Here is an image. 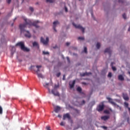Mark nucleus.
I'll return each instance as SVG.
<instances>
[{"label":"nucleus","instance_id":"obj_45","mask_svg":"<svg viewBox=\"0 0 130 130\" xmlns=\"http://www.w3.org/2000/svg\"><path fill=\"white\" fill-rule=\"evenodd\" d=\"M57 117L59 118H61V115L59 114L58 115Z\"/></svg>","mask_w":130,"mask_h":130},{"label":"nucleus","instance_id":"obj_38","mask_svg":"<svg viewBox=\"0 0 130 130\" xmlns=\"http://www.w3.org/2000/svg\"><path fill=\"white\" fill-rule=\"evenodd\" d=\"M46 128H47V130H51V129H50V127L49 126H47V127H46Z\"/></svg>","mask_w":130,"mask_h":130},{"label":"nucleus","instance_id":"obj_41","mask_svg":"<svg viewBox=\"0 0 130 130\" xmlns=\"http://www.w3.org/2000/svg\"><path fill=\"white\" fill-rule=\"evenodd\" d=\"M67 60H68V62H69V63H70V58H69V57H67Z\"/></svg>","mask_w":130,"mask_h":130},{"label":"nucleus","instance_id":"obj_44","mask_svg":"<svg viewBox=\"0 0 130 130\" xmlns=\"http://www.w3.org/2000/svg\"><path fill=\"white\" fill-rule=\"evenodd\" d=\"M119 3H123V1L122 0H119Z\"/></svg>","mask_w":130,"mask_h":130},{"label":"nucleus","instance_id":"obj_57","mask_svg":"<svg viewBox=\"0 0 130 130\" xmlns=\"http://www.w3.org/2000/svg\"><path fill=\"white\" fill-rule=\"evenodd\" d=\"M54 49H55V47H54Z\"/></svg>","mask_w":130,"mask_h":130},{"label":"nucleus","instance_id":"obj_12","mask_svg":"<svg viewBox=\"0 0 130 130\" xmlns=\"http://www.w3.org/2000/svg\"><path fill=\"white\" fill-rule=\"evenodd\" d=\"M107 99L108 100V101H109V102L112 105H114V106H116V104L113 102V101L112 100L111 98H107Z\"/></svg>","mask_w":130,"mask_h":130},{"label":"nucleus","instance_id":"obj_2","mask_svg":"<svg viewBox=\"0 0 130 130\" xmlns=\"http://www.w3.org/2000/svg\"><path fill=\"white\" fill-rule=\"evenodd\" d=\"M15 46L20 47V49H21L23 51H25V52H27L29 51V49L25 47L23 42H18L16 44V45H15Z\"/></svg>","mask_w":130,"mask_h":130},{"label":"nucleus","instance_id":"obj_51","mask_svg":"<svg viewBox=\"0 0 130 130\" xmlns=\"http://www.w3.org/2000/svg\"><path fill=\"white\" fill-rule=\"evenodd\" d=\"M83 84L86 85V83L84 82L83 83Z\"/></svg>","mask_w":130,"mask_h":130},{"label":"nucleus","instance_id":"obj_10","mask_svg":"<svg viewBox=\"0 0 130 130\" xmlns=\"http://www.w3.org/2000/svg\"><path fill=\"white\" fill-rule=\"evenodd\" d=\"M43 85H44V87L48 89V91H49V93H51V90L49 88V83H44Z\"/></svg>","mask_w":130,"mask_h":130},{"label":"nucleus","instance_id":"obj_13","mask_svg":"<svg viewBox=\"0 0 130 130\" xmlns=\"http://www.w3.org/2000/svg\"><path fill=\"white\" fill-rule=\"evenodd\" d=\"M59 24V22L58 21H54V22H53V24L54 25V26H53V29H54L55 32L57 31L56 29V24Z\"/></svg>","mask_w":130,"mask_h":130},{"label":"nucleus","instance_id":"obj_7","mask_svg":"<svg viewBox=\"0 0 130 130\" xmlns=\"http://www.w3.org/2000/svg\"><path fill=\"white\" fill-rule=\"evenodd\" d=\"M67 118L68 119V120L71 119V116L69 113H66L63 115V120H65Z\"/></svg>","mask_w":130,"mask_h":130},{"label":"nucleus","instance_id":"obj_53","mask_svg":"<svg viewBox=\"0 0 130 130\" xmlns=\"http://www.w3.org/2000/svg\"><path fill=\"white\" fill-rule=\"evenodd\" d=\"M91 15H92V16H93V14L92 13H91Z\"/></svg>","mask_w":130,"mask_h":130},{"label":"nucleus","instance_id":"obj_29","mask_svg":"<svg viewBox=\"0 0 130 130\" xmlns=\"http://www.w3.org/2000/svg\"><path fill=\"white\" fill-rule=\"evenodd\" d=\"M108 77L110 78L112 77V73L111 72L109 73V74H108Z\"/></svg>","mask_w":130,"mask_h":130},{"label":"nucleus","instance_id":"obj_22","mask_svg":"<svg viewBox=\"0 0 130 130\" xmlns=\"http://www.w3.org/2000/svg\"><path fill=\"white\" fill-rule=\"evenodd\" d=\"M100 47H101V44H100L99 43H98L96 44V48H98V49H99Z\"/></svg>","mask_w":130,"mask_h":130},{"label":"nucleus","instance_id":"obj_59","mask_svg":"<svg viewBox=\"0 0 130 130\" xmlns=\"http://www.w3.org/2000/svg\"><path fill=\"white\" fill-rule=\"evenodd\" d=\"M129 95H130V93H129Z\"/></svg>","mask_w":130,"mask_h":130},{"label":"nucleus","instance_id":"obj_9","mask_svg":"<svg viewBox=\"0 0 130 130\" xmlns=\"http://www.w3.org/2000/svg\"><path fill=\"white\" fill-rule=\"evenodd\" d=\"M51 93L53 94V95H54V96H59V93L56 90V89H52Z\"/></svg>","mask_w":130,"mask_h":130},{"label":"nucleus","instance_id":"obj_32","mask_svg":"<svg viewBox=\"0 0 130 130\" xmlns=\"http://www.w3.org/2000/svg\"><path fill=\"white\" fill-rule=\"evenodd\" d=\"M29 10H30V11L34 12V8L32 7H29Z\"/></svg>","mask_w":130,"mask_h":130},{"label":"nucleus","instance_id":"obj_20","mask_svg":"<svg viewBox=\"0 0 130 130\" xmlns=\"http://www.w3.org/2000/svg\"><path fill=\"white\" fill-rule=\"evenodd\" d=\"M32 46L33 47H38V48H39V44L38 43H37V42H34L32 43Z\"/></svg>","mask_w":130,"mask_h":130},{"label":"nucleus","instance_id":"obj_21","mask_svg":"<svg viewBox=\"0 0 130 130\" xmlns=\"http://www.w3.org/2000/svg\"><path fill=\"white\" fill-rule=\"evenodd\" d=\"M77 91L79 92V93H81L82 92V88L80 87H78L77 88Z\"/></svg>","mask_w":130,"mask_h":130},{"label":"nucleus","instance_id":"obj_1","mask_svg":"<svg viewBox=\"0 0 130 130\" xmlns=\"http://www.w3.org/2000/svg\"><path fill=\"white\" fill-rule=\"evenodd\" d=\"M25 24H20L19 28L21 34H24L25 38H31V34L28 30H25V28L26 27V25L34 26L35 27L39 28V26L37 24L39 23L38 20L35 21L34 22H31V20H27L26 18L24 19Z\"/></svg>","mask_w":130,"mask_h":130},{"label":"nucleus","instance_id":"obj_14","mask_svg":"<svg viewBox=\"0 0 130 130\" xmlns=\"http://www.w3.org/2000/svg\"><path fill=\"white\" fill-rule=\"evenodd\" d=\"M61 110V108L59 107L58 106H57L54 108V112L55 113H58L59 111H60Z\"/></svg>","mask_w":130,"mask_h":130},{"label":"nucleus","instance_id":"obj_3","mask_svg":"<svg viewBox=\"0 0 130 130\" xmlns=\"http://www.w3.org/2000/svg\"><path fill=\"white\" fill-rule=\"evenodd\" d=\"M42 68L41 66H31L29 68V70L31 71H35L36 73L39 72L40 71V69Z\"/></svg>","mask_w":130,"mask_h":130},{"label":"nucleus","instance_id":"obj_16","mask_svg":"<svg viewBox=\"0 0 130 130\" xmlns=\"http://www.w3.org/2000/svg\"><path fill=\"white\" fill-rule=\"evenodd\" d=\"M104 52L106 53H109V54H111V50L110 49V48H107L105 50Z\"/></svg>","mask_w":130,"mask_h":130},{"label":"nucleus","instance_id":"obj_31","mask_svg":"<svg viewBox=\"0 0 130 130\" xmlns=\"http://www.w3.org/2000/svg\"><path fill=\"white\" fill-rule=\"evenodd\" d=\"M60 75H61L60 73H58L57 74H56V77H59V76H60Z\"/></svg>","mask_w":130,"mask_h":130},{"label":"nucleus","instance_id":"obj_40","mask_svg":"<svg viewBox=\"0 0 130 130\" xmlns=\"http://www.w3.org/2000/svg\"><path fill=\"white\" fill-rule=\"evenodd\" d=\"M127 123H129V117H127Z\"/></svg>","mask_w":130,"mask_h":130},{"label":"nucleus","instance_id":"obj_48","mask_svg":"<svg viewBox=\"0 0 130 130\" xmlns=\"http://www.w3.org/2000/svg\"><path fill=\"white\" fill-rule=\"evenodd\" d=\"M104 112H105V113H108V111H105Z\"/></svg>","mask_w":130,"mask_h":130},{"label":"nucleus","instance_id":"obj_30","mask_svg":"<svg viewBox=\"0 0 130 130\" xmlns=\"http://www.w3.org/2000/svg\"><path fill=\"white\" fill-rule=\"evenodd\" d=\"M112 69L113 71H116V68L114 67H112Z\"/></svg>","mask_w":130,"mask_h":130},{"label":"nucleus","instance_id":"obj_37","mask_svg":"<svg viewBox=\"0 0 130 130\" xmlns=\"http://www.w3.org/2000/svg\"><path fill=\"white\" fill-rule=\"evenodd\" d=\"M62 80H66V75H63V78H62Z\"/></svg>","mask_w":130,"mask_h":130},{"label":"nucleus","instance_id":"obj_36","mask_svg":"<svg viewBox=\"0 0 130 130\" xmlns=\"http://www.w3.org/2000/svg\"><path fill=\"white\" fill-rule=\"evenodd\" d=\"M7 2L8 4H11V0H7Z\"/></svg>","mask_w":130,"mask_h":130},{"label":"nucleus","instance_id":"obj_42","mask_svg":"<svg viewBox=\"0 0 130 130\" xmlns=\"http://www.w3.org/2000/svg\"><path fill=\"white\" fill-rule=\"evenodd\" d=\"M65 12H68V9L67 8V7H65Z\"/></svg>","mask_w":130,"mask_h":130},{"label":"nucleus","instance_id":"obj_33","mask_svg":"<svg viewBox=\"0 0 130 130\" xmlns=\"http://www.w3.org/2000/svg\"><path fill=\"white\" fill-rule=\"evenodd\" d=\"M60 126H64V123L62 121L61 122H60Z\"/></svg>","mask_w":130,"mask_h":130},{"label":"nucleus","instance_id":"obj_15","mask_svg":"<svg viewBox=\"0 0 130 130\" xmlns=\"http://www.w3.org/2000/svg\"><path fill=\"white\" fill-rule=\"evenodd\" d=\"M109 118H110L109 116H102L101 119H102V120H104V121H106L107 120H108Z\"/></svg>","mask_w":130,"mask_h":130},{"label":"nucleus","instance_id":"obj_49","mask_svg":"<svg viewBox=\"0 0 130 130\" xmlns=\"http://www.w3.org/2000/svg\"><path fill=\"white\" fill-rule=\"evenodd\" d=\"M128 31H130V27L128 28Z\"/></svg>","mask_w":130,"mask_h":130},{"label":"nucleus","instance_id":"obj_27","mask_svg":"<svg viewBox=\"0 0 130 130\" xmlns=\"http://www.w3.org/2000/svg\"><path fill=\"white\" fill-rule=\"evenodd\" d=\"M122 17L124 19H126V14H122Z\"/></svg>","mask_w":130,"mask_h":130},{"label":"nucleus","instance_id":"obj_18","mask_svg":"<svg viewBox=\"0 0 130 130\" xmlns=\"http://www.w3.org/2000/svg\"><path fill=\"white\" fill-rule=\"evenodd\" d=\"M37 73V75L38 76V78H42V79H43L44 77V76L42 75V74L41 73H39V72L38 73Z\"/></svg>","mask_w":130,"mask_h":130},{"label":"nucleus","instance_id":"obj_39","mask_svg":"<svg viewBox=\"0 0 130 130\" xmlns=\"http://www.w3.org/2000/svg\"><path fill=\"white\" fill-rule=\"evenodd\" d=\"M70 44H70L69 42H67V43H66V45H67V46H69Z\"/></svg>","mask_w":130,"mask_h":130},{"label":"nucleus","instance_id":"obj_19","mask_svg":"<svg viewBox=\"0 0 130 130\" xmlns=\"http://www.w3.org/2000/svg\"><path fill=\"white\" fill-rule=\"evenodd\" d=\"M118 79L120 81H123L124 80V77L121 75H120L118 76Z\"/></svg>","mask_w":130,"mask_h":130},{"label":"nucleus","instance_id":"obj_28","mask_svg":"<svg viewBox=\"0 0 130 130\" xmlns=\"http://www.w3.org/2000/svg\"><path fill=\"white\" fill-rule=\"evenodd\" d=\"M78 39H79V40H84V38H83V37H79V38H78Z\"/></svg>","mask_w":130,"mask_h":130},{"label":"nucleus","instance_id":"obj_34","mask_svg":"<svg viewBox=\"0 0 130 130\" xmlns=\"http://www.w3.org/2000/svg\"><path fill=\"white\" fill-rule=\"evenodd\" d=\"M102 128H104L105 130H107V127H106V126H102Z\"/></svg>","mask_w":130,"mask_h":130},{"label":"nucleus","instance_id":"obj_43","mask_svg":"<svg viewBox=\"0 0 130 130\" xmlns=\"http://www.w3.org/2000/svg\"><path fill=\"white\" fill-rule=\"evenodd\" d=\"M59 87V85H55V88H56Z\"/></svg>","mask_w":130,"mask_h":130},{"label":"nucleus","instance_id":"obj_5","mask_svg":"<svg viewBox=\"0 0 130 130\" xmlns=\"http://www.w3.org/2000/svg\"><path fill=\"white\" fill-rule=\"evenodd\" d=\"M49 38H46V40H44L43 38H41V42L44 44V45H46L49 42Z\"/></svg>","mask_w":130,"mask_h":130},{"label":"nucleus","instance_id":"obj_8","mask_svg":"<svg viewBox=\"0 0 130 130\" xmlns=\"http://www.w3.org/2000/svg\"><path fill=\"white\" fill-rule=\"evenodd\" d=\"M75 84H76V80H73L72 82H70L69 83L70 89H73L74 87Z\"/></svg>","mask_w":130,"mask_h":130},{"label":"nucleus","instance_id":"obj_17","mask_svg":"<svg viewBox=\"0 0 130 130\" xmlns=\"http://www.w3.org/2000/svg\"><path fill=\"white\" fill-rule=\"evenodd\" d=\"M124 107L127 108L128 111H129V115H130V108L128 107V103L127 102L124 103Z\"/></svg>","mask_w":130,"mask_h":130},{"label":"nucleus","instance_id":"obj_52","mask_svg":"<svg viewBox=\"0 0 130 130\" xmlns=\"http://www.w3.org/2000/svg\"><path fill=\"white\" fill-rule=\"evenodd\" d=\"M128 74L130 75V72H128Z\"/></svg>","mask_w":130,"mask_h":130},{"label":"nucleus","instance_id":"obj_4","mask_svg":"<svg viewBox=\"0 0 130 130\" xmlns=\"http://www.w3.org/2000/svg\"><path fill=\"white\" fill-rule=\"evenodd\" d=\"M73 25L74 26V27L75 28L81 29L82 30L83 34L84 33L85 28H83L82 26H81V25H80V24L77 25V24H75V23L73 22Z\"/></svg>","mask_w":130,"mask_h":130},{"label":"nucleus","instance_id":"obj_26","mask_svg":"<svg viewBox=\"0 0 130 130\" xmlns=\"http://www.w3.org/2000/svg\"><path fill=\"white\" fill-rule=\"evenodd\" d=\"M43 54L44 55H49V53L48 52H45V51H44V52H43Z\"/></svg>","mask_w":130,"mask_h":130},{"label":"nucleus","instance_id":"obj_35","mask_svg":"<svg viewBox=\"0 0 130 130\" xmlns=\"http://www.w3.org/2000/svg\"><path fill=\"white\" fill-rule=\"evenodd\" d=\"M84 51L85 53H87V48L86 47H84Z\"/></svg>","mask_w":130,"mask_h":130},{"label":"nucleus","instance_id":"obj_47","mask_svg":"<svg viewBox=\"0 0 130 130\" xmlns=\"http://www.w3.org/2000/svg\"><path fill=\"white\" fill-rule=\"evenodd\" d=\"M114 64V63L113 62H112V63H111V66H113Z\"/></svg>","mask_w":130,"mask_h":130},{"label":"nucleus","instance_id":"obj_24","mask_svg":"<svg viewBox=\"0 0 130 130\" xmlns=\"http://www.w3.org/2000/svg\"><path fill=\"white\" fill-rule=\"evenodd\" d=\"M86 75H88V73H83V74H81V76H82V77H84Z\"/></svg>","mask_w":130,"mask_h":130},{"label":"nucleus","instance_id":"obj_54","mask_svg":"<svg viewBox=\"0 0 130 130\" xmlns=\"http://www.w3.org/2000/svg\"><path fill=\"white\" fill-rule=\"evenodd\" d=\"M14 54V53L13 52H12V54L13 55Z\"/></svg>","mask_w":130,"mask_h":130},{"label":"nucleus","instance_id":"obj_56","mask_svg":"<svg viewBox=\"0 0 130 130\" xmlns=\"http://www.w3.org/2000/svg\"><path fill=\"white\" fill-rule=\"evenodd\" d=\"M89 74L91 75V73H89Z\"/></svg>","mask_w":130,"mask_h":130},{"label":"nucleus","instance_id":"obj_50","mask_svg":"<svg viewBox=\"0 0 130 130\" xmlns=\"http://www.w3.org/2000/svg\"><path fill=\"white\" fill-rule=\"evenodd\" d=\"M12 49L14 50V51L16 50L14 47H13Z\"/></svg>","mask_w":130,"mask_h":130},{"label":"nucleus","instance_id":"obj_25","mask_svg":"<svg viewBox=\"0 0 130 130\" xmlns=\"http://www.w3.org/2000/svg\"><path fill=\"white\" fill-rule=\"evenodd\" d=\"M3 114V108L1 107V106H0V114Z\"/></svg>","mask_w":130,"mask_h":130},{"label":"nucleus","instance_id":"obj_46","mask_svg":"<svg viewBox=\"0 0 130 130\" xmlns=\"http://www.w3.org/2000/svg\"><path fill=\"white\" fill-rule=\"evenodd\" d=\"M82 104L84 105L85 104V101L83 100Z\"/></svg>","mask_w":130,"mask_h":130},{"label":"nucleus","instance_id":"obj_11","mask_svg":"<svg viewBox=\"0 0 130 130\" xmlns=\"http://www.w3.org/2000/svg\"><path fill=\"white\" fill-rule=\"evenodd\" d=\"M122 95H123V99H124V100L126 101H128L129 100V98L128 96V94H127V93H122Z\"/></svg>","mask_w":130,"mask_h":130},{"label":"nucleus","instance_id":"obj_55","mask_svg":"<svg viewBox=\"0 0 130 130\" xmlns=\"http://www.w3.org/2000/svg\"><path fill=\"white\" fill-rule=\"evenodd\" d=\"M13 26V24H12V26Z\"/></svg>","mask_w":130,"mask_h":130},{"label":"nucleus","instance_id":"obj_23","mask_svg":"<svg viewBox=\"0 0 130 130\" xmlns=\"http://www.w3.org/2000/svg\"><path fill=\"white\" fill-rule=\"evenodd\" d=\"M46 2L47 3H52L54 2L53 0H46Z\"/></svg>","mask_w":130,"mask_h":130},{"label":"nucleus","instance_id":"obj_6","mask_svg":"<svg viewBox=\"0 0 130 130\" xmlns=\"http://www.w3.org/2000/svg\"><path fill=\"white\" fill-rule=\"evenodd\" d=\"M104 109V104L102 105H100L99 106L97 107V111L99 112L103 111Z\"/></svg>","mask_w":130,"mask_h":130},{"label":"nucleus","instance_id":"obj_58","mask_svg":"<svg viewBox=\"0 0 130 130\" xmlns=\"http://www.w3.org/2000/svg\"><path fill=\"white\" fill-rule=\"evenodd\" d=\"M81 0H79V1H80Z\"/></svg>","mask_w":130,"mask_h":130}]
</instances>
